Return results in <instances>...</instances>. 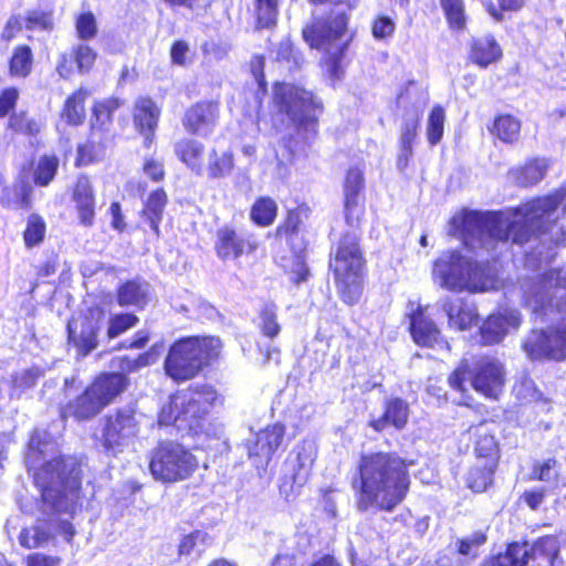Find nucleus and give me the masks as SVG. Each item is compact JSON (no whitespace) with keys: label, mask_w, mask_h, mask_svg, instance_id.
<instances>
[{"label":"nucleus","mask_w":566,"mask_h":566,"mask_svg":"<svg viewBox=\"0 0 566 566\" xmlns=\"http://www.w3.org/2000/svg\"><path fill=\"white\" fill-rule=\"evenodd\" d=\"M566 217V185L556 192L533 199L513 211L480 212L463 209L449 221L448 234L464 245L493 251L511 239L521 244L536 232H546Z\"/></svg>","instance_id":"obj_1"},{"label":"nucleus","mask_w":566,"mask_h":566,"mask_svg":"<svg viewBox=\"0 0 566 566\" xmlns=\"http://www.w3.org/2000/svg\"><path fill=\"white\" fill-rule=\"evenodd\" d=\"M566 271L545 272L538 282L525 289V304L533 313L560 321L545 329H534L523 343L533 360L566 359Z\"/></svg>","instance_id":"obj_2"},{"label":"nucleus","mask_w":566,"mask_h":566,"mask_svg":"<svg viewBox=\"0 0 566 566\" xmlns=\"http://www.w3.org/2000/svg\"><path fill=\"white\" fill-rule=\"evenodd\" d=\"M358 509L392 511L409 490V474L403 459L395 453L377 452L359 461Z\"/></svg>","instance_id":"obj_3"},{"label":"nucleus","mask_w":566,"mask_h":566,"mask_svg":"<svg viewBox=\"0 0 566 566\" xmlns=\"http://www.w3.org/2000/svg\"><path fill=\"white\" fill-rule=\"evenodd\" d=\"M313 3H331L336 10L327 19L315 18L311 24L303 29L305 42L315 50L323 52L326 56L327 71L337 76L338 61L348 46L352 34L347 28L350 11L359 0H312Z\"/></svg>","instance_id":"obj_4"},{"label":"nucleus","mask_w":566,"mask_h":566,"mask_svg":"<svg viewBox=\"0 0 566 566\" xmlns=\"http://www.w3.org/2000/svg\"><path fill=\"white\" fill-rule=\"evenodd\" d=\"M432 279L442 289L453 292L476 293L499 286L494 265L473 262L458 251H446L434 261Z\"/></svg>","instance_id":"obj_5"},{"label":"nucleus","mask_w":566,"mask_h":566,"mask_svg":"<svg viewBox=\"0 0 566 566\" xmlns=\"http://www.w3.org/2000/svg\"><path fill=\"white\" fill-rule=\"evenodd\" d=\"M81 468L74 458H53L34 474L44 503L54 511L73 515L77 509Z\"/></svg>","instance_id":"obj_6"},{"label":"nucleus","mask_w":566,"mask_h":566,"mask_svg":"<svg viewBox=\"0 0 566 566\" xmlns=\"http://www.w3.org/2000/svg\"><path fill=\"white\" fill-rule=\"evenodd\" d=\"M222 344L218 337H191L170 347L165 361L166 374L176 381L195 377L203 364L218 357Z\"/></svg>","instance_id":"obj_7"},{"label":"nucleus","mask_w":566,"mask_h":566,"mask_svg":"<svg viewBox=\"0 0 566 566\" xmlns=\"http://www.w3.org/2000/svg\"><path fill=\"white\" fill-rule=\"evenodd\" d=\"M221 402L222 398L212 386H195L171 396L161 408L158 421L164 426L177 424L178 428L186 423L192 429L210 408Z\"/></svg>","instance_id":"obj_8"},{"label":"nucleus","mask_w":566,"mask_h":566,"mask_svg":"<svg viewBox=\"0 0 566 566\" xmlns=\"http://www.w3.org/2000/svg\"><path fill=\"white\" fill-rule=\"evenodd\" d=\"M331 266L344 302L356 303L361 294L363 258L355 234L347 233L342 238Z\"/></svg>","instance_id":"obj_9"},{"label":"nucleus","mask_w":566,"mask_h":566,"mask_svg":"<svg viewBox=\"0 0 566 566\" xmlns=\"http://www.w3.org/2000/svg\"><path fill=\"white\" fill-rule=\"evenodd\" d=\"M504 380L503 365L492 357L481 358L472 370L465 363H462L449 377V384L453 389L464 392L468 382L474 390L491 399L499 398Z\"/></svg>","instance_id":"obj_10"},{"label":"nucleus","mask_w":566,"mask_h":566,"mask_svg":"<svg viewBox=\"0 0 566 566\" xmlns=\"http://www.w3.org/2000/svg\"><path fill=\"white\" fill-rule=\"evenodd\" d=\"M199 463L184 446L176 442L160 443L151 452L149 470L161 483H177L189 479Z\"/></svg>","instance_id":"obj_11"},{"label":"nucleus","mask_w":566,"mask_h":566,"mask_svg":"<svg viewBox=\"0 0 566 566\" xmlns=\"http://www.w3.org/2000/svg\"><path fill=\"white\" fill-rule=\"evenodd\" d=\"M274 101L279 111L298 127L314 132L317 115L322 111L319 101L312 92L289 83H277Z\"/></svg>","instance_id":"obj_12"},{"label":"nucleus","mask_w":566,"mask_h":566,"mask_svg":"<svg viewBox=\"0 0 566 566\" xmlns=\"http://www.w3.org/2000/svg\"><path fill=\"white\" fill-rule=\"evenodd\" d=\"M139 430V420L132 408H123L104 419L102 443L116 453L133 443Z\"/></svg>","instance_id":"obj_13"},{"label":"nucleus","mask_w":566,"mask_h":566,"mask_svg":"<svg viewBox=\"0 0 566 566\" xmlns=\"http://www.w3.org/2000/svg\"><path fill=\"white\" fill-rule=\"evenodd\" d=\"M105 312L101 307H94L87 315L70 321L67 325L69 339L78 354L86 356L97 346V334L103 326Z\"/></svg>","instance_id":"obj_14"},{"label":"nucleus","mask_w":566,"mask_h":566,"mask_svg":"<svg viewBox=\"0 0 566 566\" xmlns=\"http://www.w3.org/2000/svg\"><path fill=\"white\" fill-rule=\"evenodd\" d=\"M317 455V447L312 440H303L291 452L286 467L291 473L290 492L300 490L310 479Z\"/></svg>","instance_id":"obj_15"},{"label":"nucleus","mask_w":566,"mask_h":566,"mask_svg":"<svg viewBox=\"0 0 566 566\" xmlns=\"http://www.w3.org/2000/svg\"><path fill=\"white\" fill-rule=\"evenodd\" d=\"M408 316L410 318V333L413 342L422 347L446 348L449 349L448 343L443 339L440 329L436 323L427 317L420 306L415 308V304H409Z\"/></svg>","instance_id":"obj_16"},{"label":"nucleus","mask_w":566,"mask_h":566,"mask_svg":"<svg viewBox=\"0 0 566 566\" xmlns=\"http://www.w3.org/2000/svg\"><path fill=\"white\" fill-rule=\"evenodd\" d=\"M258 248V241L253 235L245 238L239 235L229 227L220 228L217 232L216 252L222 260H234L244 252L252 253Z\"/></svg>","instance_id":"obj_17"},{"label":"nucleus","mask_w":566,"mask_h":566,"mask_svg":"<svg viewBox=\"0 0 566 566\" xmlns=\"http://www.w3.org/2000/svg\"><path fill=\"white\" fill-rule=\"evenodd\" d=\"M284 434L285 428L281 423L269 426L256 434L253 446L249 447V455L256 460V465H266L270 462Z\"/></svg>","instance_id":"obj_18"},{"label":"nucleus","mask_w":566,"mask_h":566,"mask_svg":"<svg viewBox=\"0 0 566 566\" xmlns=\"http://www.w3.org/2000/svg\"><path fill=\"white\" fill-rule=\"evenodd\" d=\"M520 323L521 316L515 310L490 315L481 327L482 343L492 345L501 342L510 331L517 329Z\"/></svg>","instance_id":"obj_19"},{"label":"nucleus","mask_w":566,"mask_h":566,"mask_svg":"<svg viewBox=\"0 0 566 566\" xmlns=\"http://www.w3.org/2000/svg\"><path fill=\"white\" fill-rule=\"evenodd\" d=\"M218 117L219 108L217 104L199 103L186 112L184 126L189 133L206 137L212 133Z\"/></svg>","instance_id":"obj_20"},{"label":"nucleus","mask_w":566,"mask_h":566,"mask_svg":"<svg viewBox=\"0 0 566 566\" xmlns=\"http://www.w3.org/2000/svg\"><path fill=\"white\" fill-rule=\"evenodd\" d=\"M96 60L95 51L86 44H77L70 52L62 53L56 63V72L62 78H69L76 69L80 73L87 72Z\"/></svg>","instance_id":"obj_21"},{"label":"nucleus","mask_w":566,"mask_h":566,"mask_svg":"<svg viewBox=\"0 0 566 566\" xmlns=\"http://www.w3.org/2000/svg\"><path fill=\"white\" fill-rule=\"evenodd\" d=\"M441 306L448 316L450 328L464 331L478 323L475 307L461 297H446L442 300Z\"/></svg>","instance_id":"obj_22"},{"label":"nucleus","mask_w":566,"mask_h":566,"mask_svg":"<svg viewBox=\"0 0 566 566\" xmlns=\"http://www.w3.org/2000/svg\"><path fill=\"white\" fill-rule=\"evenodd\" d=\"M441 306L448 316L450 328L464 331L478 323L475 307L461 297H446L442 300Z\"/></svg>","instance_id":"obj_23"},{"label":"nucleus","mask_w":566,"mask_h":566,"mask_svg":"<svg viewBox=\"0 0 566 566\" xmlns=\"http://www.w3.org/2000/svg\"><path fill=\"white\" fill-rule=\"evenodd\" d=\"M31 192V184L24 174H20L12 184L0 181V203L4 208L19 209L29 207Z\"/></svg>","instance_id":"obj_24"},{"label":"nucleus","mask_w":566,"mask_h":566,"mask_svg":"<svg viewBox=\"0 0 566 566\" xmlns=\"http://www.w3.org/2000/svg\"><path fill=\"white\" fill-rule=\"evenodd\" d=\"M73 201L80 222L85 227L92 226L95 218V197L87 177L81 176L77 178L73 189Z\"/></svg>","instance_id":"obj_25"},{"label":"nucleus","mask_w":566,"mask_h":566,"mask_svg":"<svg viewBox=\"0 0 566 566\" xmlns=\"http://www.w3.org/2000/svg\"><path fill=\"white\" fill-rule=\"evenodd\" d=\"M409 418V406L400 398L388 399L385 403L384 415L370 421V427L380 432L387 427L402 430Z\"/></svg>","instance_id":"obj_26"},{"label":"nucleus","mask_w":566,"mask_h":566,"mask_svg":"<svg viewBox=\"0 0 566 566\" xmlns=\"http://www.w3.org/2000/svg\"><path fill=\"white\" fill-rule=\"evenodd\" d=\"M128 386L127 377L122 373H108L98 376L90 386L104 408Z\"/></svg>","instance_id":"obj_27"},{"label":"nucleus","mask_w":566,"mask_h":566,"mask_svg":"<svg viewBox=\"0 0 566 566\" xmlns=\"http://www.w3.org/2000/svg\"><path fill=\"white\" fill-rule=\"evenodd\" d=\"M104 409L98 398L88 387L82 395L66 403L61 409L63 418L73 417L77 420H87L95 417Z\"/></svg>","instance_id":"obj_28"},{"label":"nucleus","mask_w":566,"mask_h":566,"mask_svg":"<svg viewBox=\"0 0 566 566\" xmlns=\"http://www.w3.org/2000/svg\"><path fill=\"white\" fill-rule=\"evenodd\" d=\"M502 57V49L492 35L473 39L470 45L469 59L480 67H488Z\"/></svg>","instance_id":"obj_29"},{"label":"nucleus","mask_w":566,"mask_h":566,"mask_svg":"<svg viewBox=\"0 0 566 566\" xmlns=\"http://www.w3.org/2000/svg\"><path fill=\"white\" fill-rule=\"evenodd\" d=\"M160 109L150 98L142 97L137 99L134 120L140 133L145 135L147 143L151 142V136L157 127Z\"/></svg>","instance_id":"obj_30"},{"label":"nucleus","mask_w":566,"mask_h":566,"mask_svg":"<svg viewBox=\"0 0 566 566\" xmlns=\"http://www.w3.org/2000/svg\"><path fill=\"white\" fill-rule=\"evenodd\" d=\"M175 154L196 175H203L205 146L202 143L184 138L175 144Z\"/></svg>","instance_id":"obj_31"},{"label":"nucleus","mask_w":566,"mask_h":566,"mask_svg":"<svg viewBox=\"0 0 566 566\" xmlns=\"http://www.w3.org/2000/svg\"><path fill=\"white\" fill-rule=\"evenodd\" d=\"M559 553V542L555 536L539 538L530 546L528 566H555Z\"/></svg>","instance_id":"obj_32"},{"label":"nucleus","mask_w":566,"mask_h":566,"mask_svg":"<svg viewBox=\"0 0 566 566\" xmlns=\"http://www.w3.org/2000/svg\"><path fill=\"white\" fill-rule=\"evenodd\" d=\"M363 187V171L356 167L350 168L347 171L344 184L345 211L348 222H352V219L354 218H358V216H356V212L358 211L359 208V195Z\"/></svg>","instance_id":"obj_33"},{"label":"nucleus","mask_w":566,"mask_h":566,"mask_svg":"<svg viewBox=\"0 0 566 566\" xmlns=\"http://www.w3.org/2000/svg\"><path fill=\"white\" fill-rule=\"evenodd\" d=\"M548 168L545 158H535L527 161L523 167L510 171L511 178L521 186L527 187L542 180Z\"/></svg>","instance_id":"obj_34"},{"label":"nucleus","mask_w":566,"mask_h":566,"mask_svg":"<svg viewBox=\"0 0 566 566\" xmlns=\"http://www.w3.org/2000/svg\"><path fill=\"white\" fill-rule=\"evenodd\" d=\"M419 117L411 114L405 117L400 134V155L398 157V168L405 169L409 158L412 156V146L417 137Z\"/></svg>","instance_id":"obj_35"},{"label":"nucleus","mask_w":566,"mask_h":566,"mask_svg":"<svg viewBox=\"0 0 566 566\" xmlns=\"http://www.w3.org/2000/svg\"><path fill=\"white\" fill-rule=\"evenodd\" d=\"M55 452L56 446L51 441L50 434L46 431L35 430L29 441L27 462L30 467L36 468L41 458L53 455Z\"/></svg>","instance_id":"obj_36"},{"label":"nucleus","mask_w":566,"mask_h":566,"mask_svg":"<svg viewBox=\"0 0 566 566\" xmlns=\"http://www.w3.org/2000/svg\"><path fill=\"white\" fill-rule=\"evenodd\" d=\"M234 168L233 154L230 150L212 148L208 155V165L205 171L210 178L219 179L229 176Z\"/></svg>","instance_id":"obj_37"},{"label":"nucleus","mask_w":566,"mask_h":566,"mask_svg":"<svg viewBox=\"0 0 566 566\" xmlns=\"http://www.w3.org/2000/svg\"><path fill=\"white\" fill-rule=\"evenodd\" d=\"M87 93L85 90L80 88L70 95L63 106L61 117L70 125H81L85 118V99Z\"/></svg>","instance_id":"obj_38"},{"label":"nucleus","mask_w":566,"mask_h":566,"mask_svg":"<svg viewBox=\"0 0 566 566\" xmlns=\"http://www.w3.org/2000/svg\"><path fill=\"white\" fill-rule=\"evenodd\" d=\"M167 203V196L163 189L153 191L145 205L143 214L149 222L150 228L159 235V223L163 219V212Z\"/></svg>","instance_id":"obj_39"},{"label":"nucleus","mask_w":566,"mask_h":566,"mask_svg":"<svg viewBox=\"0 0 566 566\" xmlns=\"http://www.w3.org/2000/svg\"><path fill=\"white\" fill-rule=\"evenodd\" d=\"M530 545L527 543L510 544L503 554L490 562V566H528Z\"/></svg>","instance_id":"obj_40"},{"label":"nucleus","mask_w":566,"mask_h":566,"mask_svg":"<svg viewBox=\"0 0 566 566\" xmlns=\"http://www.w3.org/2000/svg\"><path fill=\"white\" fill-rule=\"evenodd\" d=\"M277 212V206L271 198H260L251 208V219L260 227H268L273 223Z\"/></svg>","instance_id":"obj_41"},{"label":"nucleus","mask_w":566,"mask_h":566,"mask_svg":"<svg viewBox=\"0 0 566 566\" xmlns=\"http://www.w3.org/2000/svg\"><path fill=\"white\" fill-rule=\"evenodd\" d=\"M145 298L146 290L137 281L124 283L117 292V302L120 306H142Z\"/></svg>","instance_id":"obj_42"},{"label":"nucleus","mask_w":566,"mask_h":566,"mask_svg":"<svg viewBox=\"0 0 566 566\" xmlns=\"http://www.w3.org/2000/svg\"><path fill=\"white\" fill-rule=\"evenodd\" d=\"M521 123L511 115H501L494 120L493 133L504 143L517 140Z\"/></svg>","instance_id":"obj_43"},{"label":"nucleus","mask_w":566,"mask_h":566,"mask_svg":"<svg viewBox=\"0 0 566 566\" xmlns=\"http://www.w3.org/2000/svg\"><path fill=\"white\" fill-rule=\"evenodd\" d=\"M59 167V159L53 155H44L40 157L34 167L33 179L35 185L45 187L54 178Z\"/></svg>","instance_id":"obj_44"},{"label":"nucleus","mask_w":566,"mask_h":566,"mask_svg":"<svg viewBox=\"0 0 566 566\" xmlns=\"http://www.w3.org/2000/svg\"><path fill=\"white\" fill-rule=\"evenodd\" d=\"M33 64L32 51L27 45L18 46L10 61V73L13 76L25 77L30 74Z\"/></svg>","instance_id":"obj_45"},{"label":"nucleus","mask_w":566,"mask_h":566,"mask_svg":"<svg viewBox=\"0 0 566 566\" xmlns=\"http://www.w3.org/2000/svg\"><path fill=\"white\" fill-rule=\"evenodd\" d=\"M449 27L452 30H463L467 22L463 0H440Z\"/></svg>","instance_id":"obj_46"},{"label":"nucleus","mask_w":566,"mask_h":566,"mask_svg":"<svg viewBox=\"0 0 566 566\" xmlns=\"http://www.w3.org/2000/svg\"><path fill=\"white\" fill-rule=\"evenodd\" d=\"M494 463L486 461L483 467L473 468L468 475V486L474 492H483L492 482Z\"/></svg>","instance_id":"obj_47"},{"label":"nucleus","mask_w":566,"mask_h":566,"mask_svg":"<svg viewBox=\"0 0 566 566\" xmlns=\"http://www.w3.org/2000/svg\"><path fill=\"white\" fill-rule=\"evenodd\" d=\"M9 128L15 133L34 136L40 133L42 122L35 117L29 116L24 112H20L10 117Z\"/></svg>","instance_id":"obj_48"},{"label":"nucleus","mask_w":566,"mask_h":566,"mask_svg":"<svg viewBox=\"0 0 566 566\" xmlns=\"http://www.w3.org/2000/svg\"><path fill=\"white\" fill-rule=\"evenodd\" d=\"M46 226L44 220L38 214L29 216L27 227L23 232V240L27 248L31 249L39 245L45 235Z\"/></svg>","instance_id":"obj_49"},{"label":"nucleus","mask_w":566,"mask_h":566,"mask_svg":"<svg viewBox=\"0 0 566 566\" xmlns=\"http://www.w3.org/2000/svg\"><path fill=\"white\" fill-rule=\"evenodd\" d=\"M206 547V534L202 532H193L182 537L179 544V555L197 558Z\"/></svg>","instance_id":"obj_50"},{"label":"nucleus","mask_w":566,"mask_h":566,"mask_svg":"<svg viewBox=\"0 0 566 566\" xmlns=\"http://www.w3.org/2000/svg\"><path fill=\"white\" fill-rule=\"evenodd\" d=\"M258 25L270 28L276 22L277 0H254Z\"/></svg>","instance_id":"obj_51"},{"label":"nucleus","mask_w":566,"mask_h":566,"mask_svg":"<svg viewBox=\"0 0 566 566\" xmlns=\"http://www.w3.org/2000/svg\"><path fill=\"white\" fill-rule=\"evenodd\" d=\"M444 111L441 106H434L430 112L427 125V137L431 145L438 144L443 136Z\"/></svg>","instance_id":"obj_52"},{"label":"nucleus","mask_w":566,"mask_h":566,"mask_svg":"<svg viewBox=\"0 0 566 566\" xmlns=\"http://www.w3.org/2000/svg\"><path fill=\"white\" fill-rule=\"evenodd\" d=\"M260 328L264 336L274 338L279 335L281 326L277 323L276 307L273 304H266L260 313Z\"/></svg>","instance_id":"obj_53"},{"label":"nucleus","mask_w":566,"mask_h":566,"mask_svg":"<svg viewBox=\"0 0 566 566\" xmlns=\"http://www.w3.org/2000/svg\"><path fill=\"white\" fill-rule=\"evenodd\" d=\"M49 539V533L42 525H33L22 530L19 535V543L21 546L32 549L41 546Z\"/></svg>","instance_id":"obj_54"},{"label":"nucleus","mask_w":566,"mask_h":566,"mask_svg":"<svg viewBox=\"0 0 566 566\" xmlns=\"http://www.w3.org/2000/svg\"><path fill=\"white\" fill-rule=\"evenodd\" d=\"M138 322V318L134 314H116L108 321L107 336L108 338H115L134 327Z\"/></svg>","instance_id":"obj_55"},{"label":"nucleus","mask_w":566,"mask_h":566,"mask_svg":"<svg viewBox=\"0 0 566 566\" xmlns=\"http://www.w3.org/2000/svg\"><path fill=\"white\" fill-rule=\"evenodd\" d=\"M75 29L81 40L93 39L97 33V23L95 15L91 11L80 13L75 20Z\"/></svg>","instance_id":"obj_56"},{"label":"nucleus","mask_w":566,"mask_h":566,"mask_svg":"<svg viewBox=\"0 0 566 566\" xmlns=\"http://www.w3.org/2000/svg\"><path fill=\"white\" fill-rule=\"evenodd\" d=\"M558 478L557 461L555 459H548L543 462H536L532 470V479L552 482Z\"/></svg>","instance_id":"obj_57"},{"label":"nucleus","mask_w":566,"mask_h":566,"mask_svg":"<svg viewBox=\"0 0 566 566\" xmlns=\"http://www.w3.org/2000/svg\"><path fill=\"white\" fill-rule=\"evenodd\" d=\"M25 28L29 30L51 31L53 29L52 13L41 10L30 11L25 18Z\"/></svg>","instance_id":"obj_58"},{"label":"nucleus","mask_w":566,"mask_h":566,"mask_svg":"<svg viewBox=\"0 0 566 566\" xmlns=\"http://www.w3.org/2000/svg\"><path fill=\"white\" fill-rule=\"evenodd\" d=\"M514 392L520 400L525 402L538 401L542 398L541 391L530 378H523L516 384L514 386Z\"/></svg>","instance_id":"obj_59"},{"label":"nucleus","mask_w":566,"mask_h":566,"mask_svg":"<svg viewBox=\"0 0 566 566\" xmlns=\"http://www.w3.org/2000/svg\"><path fill=\"white\" fill-rule=\"evenodd\" d=\"M486 541V536L482 532H475L472 535L461 539L459 542L458 551L461 555L476 557L478 549Z\"/></svg>","instance_id":"obj_60"},{"label":"nucleus","mask_w":566,"mask_h":566,"mask_svg":"<svg viewBox=\"0 0 566 566\" xmlns=\"http://www.w3.org/2000/svg\"><path fill=\"white\" fill-rule=\"evenodd\" d=\"M396 24L394 20L386 15L377 17L371 27L373 35L377 40H384L391 36L395 32Z\"/></svg>","instance_id":"obj_61"},{"label":"nucleus","mask_w":566,"mask_h":566,"mask_svg":"<svg viewBox=\"0 0 566 566\" xmlns=\"http://www.w3.org/2000/svg\"><path fill=\"white\" fill-rule=\"evenodd\" d=\"M42 376V371L39 367H32L24 369L17 374L13 379V387L18 389L30 388L35 385L36 380Z\"/></svg>","instance_id":"obj_62"},{"label":"nucleus","mask_w":566,"mask_h":566,"mask_svg":"<svg viewBox=\"0 0 566 566\" xmlns=\"http://www.w3.org/2000/svg\"><path fill=\"white\" fill-rule=\"evenodd\" d=\"M476 433H479V440L475 442V451L479 457L488 458L495 450V440L482 426L476 429Z\"/></svg>","instance_id":"obj_63"},{"label":"nucleus","mask_w":566,"mask_h":566,"mask_svg":"<svg viewBox=\"0 0 566 566\" xmlns=\"http://www.w3.org/2000/svg\"><path fill=\"white\" fill-rule=\"evenodd\" d=\"M19 92L14 87H9L0 94V116H6L17 104Z\"/></svg>","instance_id":"obj_64"}]
</instances>
